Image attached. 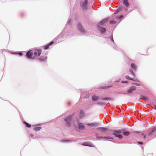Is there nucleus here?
Listing matches in <instances>:
<instances>
[{
	"mask_svg": "<svg viewBox=\"0 0 156 156\" xmlns=\"http://www.w3.org/2000/svg\"><path fill=\"white\" fill-rule=\"evenodd\" d=\"M73 115H70L66 117L64 120L65 122V125L68 127H69L71 123V121L72 119Z\"/></svg>",
	"mask_w": 156,
	"mask_h": 156,
	"instance_id": "nucleus-1",
	"label": "nucleus"
},
{
	"mask_svg": "<svg viewBox=\"0 0 156 156\" xmlns=\"http://www.w3.org/2000/svg\"><path fill=\"white\" fill-rule=\"evenodd\" d=\"M130 67L131 69H129V71L133 76L135 77V76L132 69L134 71H136L137 69V66L135 64L132 63L130 65Z\"/></svg>",
	"mask_w": 156,
	"mask_h": 156,
	"instance_id": "nucleus-2",
	"label": "nucleus"
},
{
	"mask_svg": "<svg viewBox=\"0 0 156 156\" xmlns=\"http://www.w3.org/2000/svg\"><path fill=\"white\" fill-rule=\"evenodd\" d=\"M41 49H36L35 51L33 53L34 57H36L39 56L41 55Z\"/></svg>",
	"mask_w": 156,
	"mask_h": 156,
	"instance_id": "nucleus-3",
	"label": "nucleus"
},
{
	"mask_svg": "<svg viewBox=\"0 0 156 156\" xmlns=\"http://www.w3.org/2000/svg\"><path fill=\"white\" fill-rule=\"evenodd\" d=\"M78 29L79 31L82 33L85 34L86 33V31L84 29L83 27L82 26L81 24L80 23H78L77 24Z\"/></svg>",
	"mask_w": 156,
	"mask_h": 156,
	"instance_id": "nucleus-4",
	"label": "nucleus"
},
{
	"mask_svg": "<svg viewBox=\"0 0 156 156\" xmlns=\"http://www.w3.org/2000/svg\"><path fill=\"white\" fill-rule=\"evenodd\" d=\"M87 0L82 1L80 3V5L83 9H86L87 8Z\"/></svg>",
	"mask_w": 156,
	"mask_h": 156,
	"instance_id": "nucleus-5",
	"label": "nucleus"
},
{
	"mask_svg": "<svg viewBox=\"0 0 156 156\" xmlns=\"http://www.w3.org/2000/svg\"><path fill=\"white\" fill-rule=\"evenodd\" d=\"M108 20V18H105L100 22L97 24V27H102Z\"/></svg>",
	"mask_w": 156,
	"mask_h": 156,
	"instance_id": "nucleus-6",
	"label": "nucleus"
},
{
	"mask_svg": "<svg viewBox=\"0 0 156 156\" xmlns=\"http://www.w3.org/2000/svg\"><path fill=\"white\" fill-rule=\"evenodd\" d=\"M136 89V87L134 86L131 87L127 90V93L128 94H131L132 93L133 91L135 90Z\"/></svg>",
	"mask_w": 156,
	"mask_h": 156,
	"instance_id": "nucleus-7",
	"label": "nucleus"
},
{
	"mask_svg": "<svg viewBox=\"0 0 156 156\" xmlns=\"http://www.w3.org/2000/svg\"><path fill=\"white\" fill-rule=\"evenodd\" d=\"M82 145L85 146L93 147H95L94 145L93 144L89 142H84L82 143Z\"/></svg>",
	"mask_w": 156,
	"mask_h": 156,
	"instance_id": "nucleus-8",
	"label": "nucleus"
},
{
	"mask_svg": "<svg viewBox=\"0 0 156 156\" xmlns=\"http://www.w3.org/2000/svg\"><path fill=\"white\" fill-rule=\"evenodd\" d=\"M99 30L101 34H104L106 31V30L102 27H98Z\"/></svg>",
	"mask_w": 156,
	"mask_h": 156,
	"instance_id": "nucleus-9",
	"label": "nucleus"
},
{
	"mask_svg": "<svg viewBox=\"0 0 156 156\" xmlns=\"http://www.w3.org/2000/svg\"><path fill=\"white\" fill-rule=\"evenodd\" d=\"M26 56L29 59L31 58L32 56H34L33 53L31 52L30 51H29L26 54Z\"/></svg>",
	"mask_w": 156,
	"mask_h": 156,
	"instance_id": "nucleus-10",
	"label": "nucleus"
},
{
	"mask_svg": "<svg viewBox=\"0 0 156 156\" xmlns=\"http://www.w3.org/2000/svg\"><path fill=\"white\" fill-rule=\"evenodd\" d=\"M78 126L79 129L80 130L83 129L85 128L83 124L81 123H78Z\"/></svg>",
	"mask_w": 156,
	"mask_h": 156,
	"instance_id": "nucleus-11",
	"label": "nucleus"
},
{
	"mask_svg": "<svg viewBox=\"0 0 156 156\" xmlns=\"http://www.w3.org/2000/svg\"><path fill=\"white\" fill-rule=\"evenodd\" d=\"M54 43V42L53 41H52L50 42V43L48 44L47 45H46L45 46H44V49L46 50L48 49L50 47V46L53 44Z\"/></svg>",
	"mask_w": 156,
	"mask_h": 156,
	"instance_id": "nucleus-12",
	"label": "nucleus"
},
{
	"mask_svg": "<svg viewBox=\"0 0 156 156\" xmlns=\"http://www.w3.org/2000/svg\"><path fill=\"white\" fill-rule=\"evenodd\" d=\"M123 4L126 7H128L129 6V3L128 2V0H123Z\"/></svg>",
	"mask_w": 156,
	"mask_h": 156,
	"instance_id": "nucleus-13",
	"label": "nucleus"
},
{
	"mask_svg": "<svg viewBox=\"0 0 156 156\" xmlns=\"http://www.w3.org/2000/svg\"><path fill=\"white\" fill-rule=\"evenodd\" d=\"M98 123H88L86 124L87 125L91 126V127H95L97 125H98Z\"/></svg>",
	"mask_w": 156,
	"mask_h": 156,
	"instance_id": "nucleus-14",
	"label": "nucleus"
},
{
	"mask_svg": "<svg viewBox=\"0 0 156 156\" xmlns=\"http://www.w3.org/2000/svg\"><path fill=\"white\" fill-rule=\"evenodd\" d=\"M41 129V127H34V128L33 129L35 131H38L40 130Z\"/></svg>",
	"mask_w": 156,
	"mask_h": 156,
	"instance_id": "nucleus-15",
	"label": "nucleus"
},
{
	"mask_svg": "<svg viewBox=\"0 0 156 156\" xmlns=\"http://www.w3.org/2000/svg\"><path fill=\"white\" fill-rule=\"evenodd\" d=\"M99 98V97L95 95H94L92 97V100L93 101H96Z\"/></svg>",
	"mask_w": 156,
	"mask_h": 156,
	"instance_id": "nucleus-16",
	"label": "nucleus"
},
{
	"mask_svg": "<svg viewBox=\"0 0 156 156\" xmlns=\"http://www.w3.org/2000/svg\"><path fill=\"white\" fill-rule=\"evenodd\" d=\"M97 129L100 131H105L107 129L104 127H99L97 128Z\"/></svg>",
	"mask_w": 156,
	"mask_h": 156,
	"instance_id": "nucleus-17",
	"label": "nucleus"
},
{
	"mask_svg": "<svg viewBox=\"0 0 156 156\" xmlns=\"http://www.w3.org/2000/svg\"><path fill=\"white\" fill-rule=\"evenodd\" d=\"M113 135L116 137H119V139H121L122 138V135H118L116 134H113Z\"/></svg>",
	"mask_w": 156,
	"mask_h": 156,
	"instance_id": "nucleus-18",
	"label": "nucleus"
},
{
	"mask_svg": "<svg viewBox=\"0 0 156 156\" xmlns=\"http://www.w3.org/2000/svg\"><path fill=\"white\" fill-rule=\"evenodd\" d=\"M65 30H64V31H63L60 34V35H59L58 36V37H60V36H63L64 35H65Z\"/></svg>",
	"mask_w": 156,
	"mask_h": 156,
	"instance_id": "nucleus-19",
	"label": "nucleus"
},
{
	"mask_svg": "<svg viewBox=\"0 0 156 156\" xmlns=\"http://www.w3.org/2000/svg\"><path fill=\"white\" fill-rule=\"evenodd\" d=\"M122 10V8H119L118 9H117L115 11V12L114 14H116L117 13H118L120 11Z\"/></svg>",
	"mask_w": 156,
	"mask_h": 156,
	"instance_id": "nucleus-20",
	"label": "nucleus"
},
{
	"mask_svg": "<svg viewBox=\"0 0 156 156\" xmlns=\"http://www.w3.org/2000/svg\"><path fill=\"white\" fill-rule=\"evenodd\" d=\"M84 115V112L82 111L81 110L80 112L79 116L80 117H82Z\"/></svg>",
	"mask_w": 156,
	"mask_h": 156,
	"instance_id": "nucleus-21",
	"label": "nucleus"
},
{
	"mask_svg": "<svg viewBox=\"0 0 156 156\" xmlns=\"http://www.w3.org/2000/svg\"><path fill=\"white\" fill-rule=\"evenodd\" d=\"M23 123L25 124L27 127L28 128H30L31 127V125L26 122H24Z\"/></svg>",
	"mask_w": 156,
	"mask_h": 156,
	"instance_id": "nucleus-22",
	"label": "nucleus"
},
{
	"mask_svg": "<svg viewBox=\"0 0 156 156\" xmlns=\"http://www.w3.org/2000/svg\"><path fill=\"white\" fill-rule=\"evenodd\" d=\"M122 133V132H121V130H116V131H115L114 132V134H120V133Z\"/></svg>",
	"mask_w": 156,
	"mask_h": 156,
	"instance_id": "nucleus-23",
	"label": "nucleus"
},
{
	"mask_svg": "<svg viewBox=\"0 0 156 156\" xmlns=\"http://www.w3.org/2000/svg\"><path fill=\"white\" fill-rule=\"evenodd\" d=\"M47 59V57L46 56L45 57L44 59L42 58L41 57H40L39 58V60H41V61H44L45 60Z\"/></svg>",
	"mask_w": 156,
	"mask_h": 156,
	"instance_id": "nucleus-24",
	"label": "nucleus"
},
{
	"mask_svg": "<svg viewBox=\"0 0 156 156\" xmlns=\"http://www.w3.org/2000/svg\"><path fill=\"white\" fill-rule=\"evenodd\" d=\"M123 134L125 136H128L129 134V133L127 132H123Z\"/></svg>",
	"mask_w": 156,
	"mask_h": 156,
	"instance_id": "nucleus-25",
	"label": "nucleus"
},
{
	"mask_svg": "<svg viewBox=\"0 0 156 156\" xmlns=\"http://www.w3.org/2000/svg\"><path fill=\"white\" fill-rule=\"evenodd\" d=\"M126 78L127 79H128V80H133V79H132L131 78H130L129 76H126Z\"/></svg>",
	"mask_w": 156,
	"mask_h": 156,
	"instance_id": "nucleus-26",
	"label": "nucleus"
},
{
	"mask_svg": "<svg viewBox=\"0 0 156 156\" xmlns=\"http://www.w3.org/2000/svg\"><path fill=\"white\" fill-rule=\"evenodd\" d=\"M116 23V22H115V21H111L110 22V24H115Z\"/></svg>",
	"mask_w": 156,
	"mask_h": 156,
	"instance_id": "nucleus-27",
	"label": "nucleus"
},
{
	"mask_svg": "<svg viewBox=\"0 0 156 156\" xmlns=\"http://www.w3.org/2000/svg\"><path fill=\"white\" fill-rule=\"evenodd\" d=\"M71 20L69 19L67 22V24L69 25L71 23Z\"/></svg>",
	"mask_w": 156,
	"mask_h": 156,
	"instance_id": "nucleus-28",
	"label": "nucleus"
},
{
	"mask_svg": "<svg viewBox=\"0 0 156 156\" xmlns=\"http://www.w3.org/2000/svg\"><path fill=\"white\" fill-rule=\"evenodd\" d=\"M110 39L111 41H112V42H114V41L113 38V37L112 36H111L110 38Z\"/></svg>",
	"mask_w": 156,
	"mask_h": 156,
	"instance_id": "nucleus-29",
	"label": "nucleus"
},
{
	"mask_svg": "<svg viewBox=\"0 0 156 156\" xmlns=\"http://www.w3.org/2000/svg\"><path fill=\"white\" fill-rule=\"evenodd\" d=\"M105 139H113V138L112 137L108 136V137H105Z\"/></svg>",
	"mask_w": 156,
	"mask_h": 156,
	"instance_id": "nucleus-30",
	"label": "nucleus"
},
{
	"mask_svg": "<svg viewBox=\"0 0 156 156\" xmlns=\"http://www.w3.org/2000/svg\"><path fill=\"white\" fill-rule=\"evenodd\" d=\"M96 137L97 138L104 139H105V137H103V136H101V137H97V136H96Z\"/></svg>",
	"mask_w": 156,
	"mask_h": 156,
	"instance_id": "nucleus-31",
	"label": "nucleus"
},
{
	"mask_svg": "<svg viewBox=\"0 0 156 156\" xmlns=\"http://www.w3.org/2000/svg\"><path fill=\"white\" fill-rule=\"evenodd\" d=\"M17 54L20 56H22L23 55V54L21 52H18L17 53Z\"/></svg>",
	"mask_w": 156,
	"mask_h": 156,
	"instance_id": "nucleus-32",
	"label": "nucleus"
},
{
	"mask_svg": "<svg viewBox=\"0 0 156 156\" xmlns=\"http://www.w3.org/2000/svg\"><path fill=\"white\" fill-rule=\"evenodd\" d=\"M153 108L156 110V105H154L153 107Z\"/></svg>",
	"mask_w": 156,
	"mask_h": 156,
	"instance_id": "nucleus-33",
	"label": "nucleus"
},
{
	"mask_svg": "<svg viewBox=\"0 0 156 156\" xmlns=\"http://www.w3.org/2000/svg\"><path fill=\"white\" fill-rule=\"evenodd\" d=\"M123 16L122 15H121V16L118 17V18L119 19H121V18H122Z\"/></svg>",
	"mask_w": 156,
	"mask_h": 156,
	"instance_id": "nucleus-34",
	"label": "nucleus"
},
{
	"mask_svg": "<svg viewBox=\"0 0 156 156\" xmlns=\"http://www.w3.org/2000/svg\"><path fill=\"white\" fill-rule=\"evenodd\" d=\"M41 124H37V125H34V126H41Z\"/></svg>",
	"mask_w": 156,
	"mask_h": 156,
	"instance_id": "nucleus-35",
	"label": "nucleus"
},
{
	"mask_svg": "<svg viewBox=\"0 0 156 156\" xmlns=\"http://www.w3.org/2000/svg\"><path fill=\"white\" fill-rule=\"evenodd\" d=\"M141 136L142 137H144V138L145 137V136L144 134H142Z\"/></svg>",
	"mask_w": 156,
	"mask_h": 156,
	"instance_id": "nucleus-36",
	"label": "nucleus"
},
{
	"mask_svg": "<svg viewBox=\"0 0 156 156\" xmlns=\"http://www.w3.org/2000/svg\"><path fill=\"white\" fill-rule=\"evenodd\" d=\"M12 54H14V55L17 54V53L16 52H12Z\"/></svg>",
	"mask_w": 156,
	"mask_h": 156,
	"instance_id": "nucleus-37",
	"label": "nucleus"
},
{
	"mask_svg": "<svg viewBox=\"0 0 156 156\" xmlns=\"http://www.w3.org/2000/svg\"><path fill=\"white\" fill-rule=\"evenodd\" d=\"M138 143L139 144H140V145H142L143 144V143L142 142H138Z\"/></svg>",
	"mask_w": 156,
	"mask_h": 156,
	"instance_id": "nucleus-38",
	"label": "nucleus"
},
{
	"mask_svg": "<svg viewBox=\"0 0 156 156\" xmlns=\"http://www.w3.org/2000/svg\"><path fill=\"white\" fill-rule=\"evenodd\" d=\"M134 84L136 85V86H140V84H138V83H134Z\"/></svg>",
	"mask_w": 156,
	"mask_h": 156,
	"instance_id": "nucleus-39",
	"label": "nucleus"
},
{
	"mask_svg": "<svg viewBox=\"0 0 156 156\" xmlns=\"http://www.w3.org/2000/svg\"><path fill=\"white\" fill-rule=\"evenodd\" d=\"M30 136L31 137H32L33 136V134H30Z\"/></svg>",
	"mask_w": 156,
	"mask_h": 156,
	"instance_id": "nucleus-40",
	"label": "nucleus"
},
{
	"mask_svg": "<svg viewBox=\"0 0 156 156\" xmlns=\"http://www.w3.org/2000/svg\"><path fill=\"white\" fill-rule=\"evenodd\" d=\"M114 48L115 49H116V48H117V46H115L114 47Z\"/></svg>",
	"mask_w": 156,
	"mask_h": 156,
	"instance_id": "nucleus-41",
	"label": "nucleus"
},
{
	"mask_svg": "<svg viewBox=\"0 0 156 156\" xmlns=\"http://www.w3.org/2000/svg\"><path fill=\"white\" fill-rule=\"evenodd\" d=\"M121 80L120 79H119L118 80H117L116 81V82H119Z\"/></svg>",
	"mask_w": 156,
	"mask_h": 156,
	"instance_id": "nucleus-42",
	"label": "nucleus"
},
{
	"mask_svg": "<svg viewBox=\"0 0 156 156\" xmlns=\"http://www.w3.org/2000/svg\"><path fill=\"white\" fill-rule=\"evenodd\" d=\"M67 141V140H62V142H66Z\"/></svg>",
	"mask_w": 156,
	"mask_h": 156,
	"instance_id": "nucleus-43",
	"label": "nucleus"
},
{
	"mask_svg": "<svg viewBox=\"0 0 156 156\" xmlns=\"http://www.w3.org/2000/svg\"><path fill=\"white\" fill-rule=\"evenodd\" d=\"M122 83H126V81H122Z\"/></svg>",
	"mask_w": 156,
	"mask_h": 156,
	"instance_id": "nucleus-44",
	"label": "nucleus"
},
{
	"mask_svg": "<svg viewBox=\"0 0 156 156\" xmlns=\"http://www.w3.org/2000/svg\"><path fill=\"white\" fill-rule=\"evenodd\" d=\"M103 100H107V99L106 98H103L102 99Z\"/></svg>",
	"mask_w": 156,
	"mask_h": 156,
	"instance_id": "nucleus-45",
	"label": "nucleus"
},
{
	"mask_svg": "<svg viewBox=\"0 0 156 156\" xmlns=\"http://www.w3.org/2000/svg\"><path fill=\"white\" fill-rule=\"evenodd\" d=\"M155 130H152V132H153Z\"/></svg>",
	"mask_w": 156,
	"mask_h": 156,
	"instance_id": "nucleus-46",
	"label": "nucleus"
}]
</instances>
